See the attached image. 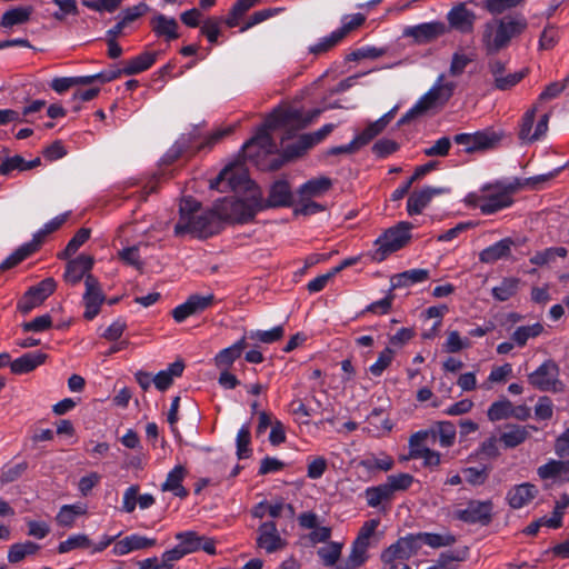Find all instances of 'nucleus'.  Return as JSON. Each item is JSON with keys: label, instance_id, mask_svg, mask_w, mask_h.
<instances>
[{"label": "nucleus", "instance_id": "1", "mask_svg": "<svg viewBox=\"0 0 569 569\" xmlns=\"http://www.w3.org/2000/svg\"><path fill=\"white\" fill-rule=\"evenodd\" d=\"M200 202L191 197L180 201L179 220L174 226L176 236L192 233L199 238H208L220 231L221 222L214 206L203 212H200Z\"/></svg>", "mask_w": 569, "mask_h": 569}, {"label": "nucleus", "instance_id": "2", "mask_svg": "<svg viewBox=\"0 0 569 569\" xmlns=\"http://www.w3.org/2000/svg\"><path fill=\"white\" fill-rule=\"evenodd\" d=\"M214 208L220 222L247 223L263 209L262 193L254 189L246 199L223 198L214 202Z\"/></svg>", "mask_w": 569, "mask_h": 569}, {"label": "nucleus", "instance_id": "3", "mask_svg": "<svg viewBox=\"0 0 569 569\" xmlns=\"http://www.w3.org/2000/svg\"><path fill=\"white\" fill-rule=\"evenodd\" d=\"M517 189L516 184L489 183L479 191L469 193L467 201L483 214H492L512 204V194Z\"/></svg>", "mask_w": 569, "mask_h": 569}, {"label": "nucleus", "instance_id": "4", "mask_svg": "<svg viewBox=\"0 0 569 569\" xmlns=\"http://www.w3.org/2000/svg\"><path fill=\"white\" fill-rule=\"evenodd\" d=\"M456 87V82L446 81L445 74H440L433 86L402 116L399 124H405L412 118L422 116L430 110L442 108L453 96Z\"/></svg>", "mask_w": 569, "mask_h": 569}, {"label": "nucleus", "instance_id": "5", "mask_svg": "<svg viewBox=\"0 0 569 569\" xmlns=\"http://www.w3.org/2000/svg\"><path fill=\"white\" fill-rule=\"evenodd\" d=\"M411 229L412 224L407 221H401L397 226L389 228L375 241L377 249L372 258L380 262L389 254L403 248L411 238Z\"/></svg>", "mask_w": 569, "mask_h": 569}, {"label": "nucleus", "instance_id": "6", "mask_svg": "<svg viewBox=\"0 0 569 569\" xmlns=\"http://www.w3.org/2000/svg\"><path fill=\"white\" fill-rule=\"evenodd\" d=\"M501 140V134L491 129L473 133H458L453 137L457 144L463 146L467 153L493 149Z\"/></svg>", "mask_w": 569, "mask_h": 569}, {"label": "nucleus", "instance_id": "7", "mask_svg": "<svg viewBox=\"0 0 569 569\" xmlns=\"http://www.w3.org/2000/svg\"><path fill=\"white\" fill-rule=\"evenodd\" d=\"M529 383L541 391L558 392L563 389L559 380V367L552 360L545 361L528 376Z\"/></svg>", "mask_w": 569, "mask_h": 569}, {"label": "nucleus", "instance_id": "8", "mask_svg": "<svg viewBox=\"0 0 569 569\" xmlns=\"http://www.w3.org/2000/svg\"><path fill=\"white\" fill-rule=\"evenodd\" d=\"M222 183H226L227 187L231 190H237L239 188H246L251 193L252 190L258 189L257 187L251 188L253 182L249 179L246 169L240 166H230L226 167L217 178L210 181V188L217 189L221 192L226 191V188H220Z\"/></svg>", "mask_w": 569, "mask_h": 569}, {"label": "nucleus", "instance_id": "9", "mask_svg": "<svg viewBox=\"0 0 569 569\" xmlns=\"http://www.w3.org/2000/svg\"><path fill=\"white\" fill-rule=\"evenodd\" d=\"M421 548L419 542V537L413 533L407 535L398 539L395 543L389 546L382 553L381 560L382 562H392V561H406L410 559L412 556L417 555L419 549Z\"/></svg>", "mask_w": 569, "mask_h": 569}, {"label": "nucleus", "instance_id": "10", "mask_svg": "<svg viewBox=\"0 0 569 569\" xmlns=\"http://www.w3.org/2000/svg\"><path fill=\"white\" fill-rule=\"evenodd\" d=\"M57 283L53 278H46L38 284L29 288L21 300L18 309L22 313H29L33 308L40 306L56 290Z\"/></svg>", "mask_w": 569, "mask_h": 569}, {"label": "nucleus", "instance_id": "11", "mask_svg": "<svg viewBox=\"0 0 569 569\" xmlns=\"http://www.w3.org/2000/svg\"><path fill=\"white\" fill-rule=\"evenodd\" d=\"M453 516L463 522L486 526L491 521L492 503L490 501H470L465 509H457Z\"/></svg>", "mask_w": 569, "mask_h": 569}, {"label": "nucleus", "instance_id": "12", "mask_svg": "<svg viewBox=\"0 0 569 569\" xmlns=\"http://www.w3.org/2000/svg\"><path fill=\"white\" fill-rule=\"evenodd\" d=\"M86 292L83 295V302L86 310L83 317L87 320H92L100 311V307L104 301V295L101 290L98 279L92 276H86Z\"/></svg>", "mask_w": 569, "mask_h": 569}, {"label": "nucleus", "instance_id": "13", "mask_svg": "<svg viewBox=\"0 0 569 569\" xmlns=\"http://www.w3.org/2000/svg\"><path fill=\"white\" fill-rule=\"evenodd\" d=\"M243 148L247 157L257 162L261 156H270L277 151V146L266 127L259 129L256 136L244 143Z\"/></svg>", "mask_w": 569, "mask_h": 569}, {"label": "nucleus", "instance_id": "14", "mask_svg": "<svg viewBox=\"0 0 569 569\" xmlns=\"http://www.w3.org/2000/svg\"><path fill=\"white\" fill-rule=\"evenodd\" d=\"M213 301V295H192L187 299L186 302L177 306L172 310V317L177 322H182L187 318L198 315L208 309L210 306H212Z\"/></svg>", "mask_w": 569, "mask_h": 569}, {"label": "nucleus", "instance_id": "15", "mask_svg": "<svg viewBox=\"0 0 569 569\" xmlns=\"http://www.w3.org/2000/svg\"><path fill=\"white\" fill-rule=\"evenodd\" d=\"M180 548L186 555L203 550L209 555H216V542L206 536H200L196 531H184L176 535Z\"/></svg>", "mask_w": 569, "mask_h": 569}, {"label": "nucleus", "instance_id": "16", "mask_svg": "<svg viewBox=\"0 0 569 569\" xmlns=\"http://www.w3.org/2000/svg\"><path fill=\"white\" fill-rule=\"evenodd\" d=\"M287 542L283 540L273 521H266L258 528L257 546L264 549L268 553L276 552L286 547Z\"/></svg>", "mask_w": 569, "mask_h": 569}, {"label": "nucleus", "instance_id": "17", "mask_svg": "<svg viewBox=\"0 0 569 569\" xmlns=\"http://www.w3.org/2000/svg\"><path fill=\"white\" fill-rule=\"evenodd\" d=\"M447 32V27L443 22L432 21L410 27L405 30V36L411 37L417 43H428Z\"/></svg>", "mask_w": 569, "mask_h": 569}, {"label": "nucleus", "instance_id": "18", "mask_svg": "<svg viewBox=\"0 0 569 569\" xmlns=\"http://www.w3.org/2000/svg\"><path fill=\"white\" fill-rule=\"evenodd\" d=\"M446 188L425 187L413 191L407 200V212L409 216L420 214L436 196L446 193Z\"/></svg>", "mask_w": 569, "mask_h": 569}, {"label": "nucleus", "instance_id": "19", "mask_svg": "<svg viewBox=\"0 0 569 569\" xmlns=\"http://www.w3.org/2000/svg\"><path fill=\"white\" fill-rule=\"evenodd\" d=\"M489 71L493 77L495 87L499 90H508L515 87L527 73L526 71H518L506 74L505 63L499 60L489 62Z\"/></svg>", "mask_w": 569, "mask_h": 569}, {"label": "nucleus", "instance_id": "20", "mask_svg": "<svg viewBox=\"0 0 569 569\" xmlns=\"http://www.w3.org/2000/svg\"><path fill=\"white\" fill-rule=\"evenodd\" d=\"M93 266V258L88 254H80L73 260H70L67 263L66 272L63 278L66 282L71 286H74L81 281V279H86L89 271Z\"/></svg>", "mask_w": 569, "mask_h": 569}, {"label": "nucleus", "instance_id": "21", "mask_svg": "<svg viewBox=\"0 0 569 569\" xmlns=\"http://www.w3.org/2000/svg\"><path fill=\"white\" fill-rule=\"evenodd\" d=\"M447 19L451 28L468 33L473 29L476 14L465 3H459L448 12Z\"/></svg>", "mask_w": 569, "mask_h": 569}, {"label": "nucleus", "instance_id": "22", "mask_svg": "<svg viewBox=\"0 0 569 569\" xmlns=\"http://www.w3.org/2000/svg\"><path fill=\"white\" fill-rule=\"evenodd\" d=\"M482 41L489 53H496L507 46V37H503L501 19L485 24Z\"/></svg>", "mask_w": 569, "mask_h": 569}, {"label": "nucleus", "instance_id": "23", "mask_svg": "<svg viewBox=\"0 0 569 569\" xmlns=\"http://www.w3.org/2000/svg\"><path fill=\"white\" fill-rule=\"evenodd\" d=\"M157 540L140 535H130L113 545L112 552L116 556H124L136 550L152 548Z\"/></svg>", "mask_w": 569, "mask_h": 569}, {"label": "nucleus", "instance_id": "24", "mask_svg": "<svg viewBox=\"0 0 569 569\" xmlns=\"http://www.w3.org/2000/svg\"><path fill=\"white\" fill-rule=\"evenodd\" d=\"M538 492V488L535 485L523 482L509 489L507 492V501L511 508L520 509L530 503L537 497Z\"/></svg>", "mask_w": 569, "mask_h": 569}, {"label": "nucleus", "instance_id": "25", "mask_svg": "<svg viewBox=\"0 0 569 569\" xmlns=\"http://www.w3.org/2000/svg\"><path fill=\"white\" fill-rule=\"evenodd\" d=\"M537 475L542 480L556 479L569 482V459H550L547 463L537 469Z\"/></svg>", "mask_w": 569, "mask_h": 569}, {"label": "nucleus", "instance_id": "26", "mask_svg": "<svg viewBox=\"0 0 569 569\" xmlns=\"http://www.w3.org/2000/svg\"><path fill=\"white\" fill-rule=\"evenodd\" d=\"M247 347V336H243L237 342L216 355L213 359L214 366L220 370L229 369L233 362L240 358Z\"/></svg>", "mask_w": 569, "mask_h": 569}, {"label": "nucleus", "instance_id": "27", "mask_svg": "<svg viewBox=\"0 0 569 569\" xmlns=\"http://www.w3.org/2000/svg\"><path fill=\"white\" fill-rule=\"evenodd\" d=\"M530 430H537L533 426L508 425L500 435V442L505 448L511 449L520 446L530 437Z\"/></svg>", "mask_w": 569, "mask_h": 569}, {"label": "nucleus", "instance_id": "28", "mask_svg": "<svg viewBox=\"0 0 569 569\" xmlns=\"http://www.w3.org/2000/svg\"><path fill=\"white\" fill-rule=\"evenodd\" d=\"M513 244L515 242L511 238H503L483 249L479 253V260L482 263H495L500 259L508 258L511 253V247Z\"/></svg>", "mask_w": 569, "mask_h": 569}, {"label": "nucleus", "instance_id": "29", "mask_svg": "<svg viewBox=\"0 0 569 569\" xmlns=\"http://www.w3.org/2000/svg\"><path fill=\"white\" fill-rule=\"evenodd\" d=\"M152 31L158 37H163L166 40L171 41L179 38L178 22L174 18H169L164 14H157L151 20Z\"/></svg>", "mask_w": 569, "mask_h": 569}, {"label": "nucleus", "instance_id": "30", "mask_svg": "<svg viewBox=\"0 0 569 569\" xmlns=\"http://www.w3.org/2000/svg\"><path fill=\"white\" fill-rule=\"evenodd\" d=\"M290 203L291 190L289 183L286 180H278L271 186L267 203L263 204V208L287 207Z\"/></svg>", "mask_w": 569, "mask_h": 569}, {"label": "nucleus", "instance_id": "31", "mask_svg": "<svg viewBox=\"0 0 569 569\" xmlns=\"http://www.w3.org/2000/svg\"><path fill=\"white\" fill-rule=\"evenodd\" d=\"M186 469L182 466H176L167 476L166 481L161 485L162 491H170L179 498H186L188 490L182 486L186 477Z\"/></svg>", "mask_w": 569, "mask_h": 569}, {"label": "nucleus", "instance_id": "32", "mask_svg": "<svg viewBox=\"0 0 569 569\" xmlns=\"http://www.w3.org/2000/svg\"><path fill=\"white\" fill-rule=\"evenodd\" d=\"M47 356L42 352H28L10 363V369L16 375H22L34 370L42 365Z\"/></svg>", "mask_w": 569, "mask_h": 569}, {"label": "nucleus", "instance_id": "33", "mask_svg": "<svg viewBox=\"0 0 569 569\" xmlns=\"http://www.w3.org/2000/svg\"><path fill=\"white\" fill-rule=\"evenodd\" d=\"M157 59V52H142L139 56L127 60L122 68V71L127 76H132L148 70Z\"/></svg>", "mask_w": 569, "mask_h": 569}, {"label": "nucleus", "instance_id": "34", "mask_svg": "<svg viewBox=\"0 0 569 569\" xmlns=\"http://www.w3.org/2000/svg\"><path fill=\"white\" fill-rule=\"evenodd\" d=\"M184 363L182 360H177L171 363L166 370L159 371L153 377V383L160 391L167 390L173 381L174 377H180L183 372Z\"/></svg>", "mask_w": 569, "mask_h": 569}, {"label": "nucleus", "instance_id": "35", "mask_svg": "<svg viewBox=\"0 0 569 569\" xmlns=\"http://www.w3.org/2000/svg\"><path fill=\"white\" fill-rule=\"evenodd\" d=\"M429 278L427 269H410L391 277V288L409 287L411 284L423 282Z\"/></svg>", "mask_w": 569, "mask_h": 569}, {"label": "nucleus", "instance_id": "36", "mask_svg": "<svg viewBox=\"0 0 569 569\" xmlns=\"http://www.w3.org/2000/svg\"><path fill=\"white\" fill-rule=\"evenodd\" d=\"M306 116L298 109H289L280 114H273L268 121V128H276L278 126H295L297 129H302L300 127L302 120H305Z\"/></svg>", "mask_w": 569, "mask_h": 569}, {"label": "nucleus", "instance_id": "37", "mask_svg": "<svg viewBox=\"0 0 569 569\" xmlns=\"http://www.w3.org/2000/svg\"><path fill=\"white\" fill-rule=\"evenodd\" d=\"M367 552L368 547L353 541L349 556L337 565V569H358L367 561Z\"/></svg>", "mask_w": 569, "mask_h": 569}, {"label": "nucleus", "instance_id": "38", "mask_svg": "<svg viewBox=\"0 0 569 569\" xmlns=\"http://www.w3.org/2000/svg\"><path fill=\"white\" fill-rule=\"evenodd\" d=\"M332 186V182L327 177H319L305 182L300 189L299 194L302 199L319 197L327 192Z\"/></svg>", "mask_w": 569, "mask_h": 569}, {"label": "nucleus", "instance_id": "39", "mask_svg": "<svg viewBox=\"0 0 569 569\" xmlns=\"http://www.w3.org/2000/svg\"><path fill=\"white\" fill-rule=\"evenodd\" d=\"M32 12L33 8L30 6L10 9L2 14L0 26L12 28L13 26L23 24L29 21Z\"/></svg>", "mask_w": 569, "mask_h": 569}, {"label": "nucleus", "instance_id": "40", "mask_svg": "<svg viewBox=\"0 0 569 569\" xmlns=\"http://www.w3.org/2000/svg\"><path fill=\"white\" fill-rule=\"evenodd\" d=\"M369 432L373 436H382L392 430V423L382 409H373L368 416Z\"/></svg>", "mask_w": 569, "mask_h": 569}, {"label": "nucleus", "instance_id": "41", "mask_svg": "<svg viewBox=\"0 0 569 569\" xmlns=\"http://www.w3.org/2000/svg\"><path fill=\"white\" fill-rule=\"evenodd\" d=\"M395 461L392 457L387 453H380L379 457L375 455H367L363 459L359 461V466L365 468L367 471H389L392 469Z\"/></svg>", "mask_w": 569, "mask_h": 569}, {"label": "nucleus", "instance_id": "42", "mask_svg": "<svg viewBox=\"0 0 569 569\" xmlns=\"http://www.w3.org/2000/svg\"><path fill=\"white\" fill-rule=\"evenodd\" d=\"M40 550V546L32 541L18 542L10 546L8 551V561L18 563L26 557L36 555Z\"/></svg>", "mask_w": 569, "mask_h": 569}, {"label": "nucleus", "instance_id": "43", "mask_svg": "<svg viewBox=\"0 0 569 569\" xmlns=\"http://www.w3.org/2000/svg\"><path fill=\"white\" fill-rule=\"evenodd\" d=\"M417 536L419 537L420 546L426 543L435 549L450 547L457 541L456 537L448 531L442 533L420 532Z\"/></svg>", "mask_w": 569, "mask_h": 569}, {"label": "nucleus", "instance_id": "44", "mask_svg": "<svg viewBox=\"0 0 569 569\" xmlns=\"http://www.w3.org/2000/svg\"><path fill=\"white\" fill-rule=\"evenodd\" d=\"M501 26L503 29V37H507L508 44L513 37L526 30L527 20L522 16H507L501 18Z\"/></svg>", "mask_w": 569, "mask_h": 569}, {"label": "nucleus", "instance_id": "45", "mask_svg": "<svg viewBox=\"0 0 569 569\" xmlns=\"http://www.w3.org/2000/svg\"><path fill=\"white\" fill-rule=\"evenodd\" d=\"M37 249H38V243L34 241H31L29 243L21 246L19 249H17L12 254H10L7 259H4L0 263V270L4 271V270L16 267L21 261H23L27 257L32 254Z\"/></svg>", "mask_w": 569, "mask_h": 569}, {"label": "nucleus", "instance_id": "46", "mask_svg": "<svg viewBox=\"0 0 569 569\" xmlns=\"http://www.w3.org/2000/svg\"><path fill=\"white\" fill-rule=\"evenodd\" d=\"M520 280L518 278H503L499 286L492 288V296L498 301H507L512 298L519 289Z\"/></svg>", "mask_w": 569, "mask_h": 569}, {"label": "nucleus", "instance_id": "47", "mask_svg": "<svg viewBox=\"0 0 569 569\" xmlns=\"http://www.w3.org/2000/svg\"><path fill=\"white\" fill-rule=\"evenodd\" d=\"M259 2L260 0H238L230 9L228 17L224 19V23L229 28L238 26L246 12Z\"/></svg>", "mask_w": 569, "mask_h": 569}, {"label": "nucleus", "instance_id": "48", "mask_svg": "<svg viewBox=\"0 0 569 569\" xmlns=\"http://www.w3.org/2000/svg\"><path fill=\"white\" fill-rule=\"evenodd\" d=\"M317 142L310 133L299 136L298 140L292 144L284 146V153L287 159H293L303 154L308 149L316 146Z\"/></svg>", "mask_w": 569, "mask_h": 569}, {"label": "nucleus", "instance_id": "49", "mask_svg": "<svg viewBox=\"0 0 569 569\" xmlns=\"http://www.w3.org/2000/svg\"><path fill=\"white\" fill-rule=\"evenodd\" d=\"M86 508L80 505H64L57 515V522L62 527H72L78 516L86 513Z\"/></svg>", "mask_w": 569, "mask_h": 569}, {"label": "nucleus", "instance_id": "50", "mask_svg": "<svg viewBox=\"0 0 569 569\" xmlns=\"http://www.w3.org/2000/svg\"><path fill=\"white\" fill-rule=\"evenodd\" d=\"M433 436L439 437V443L443 448L451 447L456 439V427L450 421H439L436 429L431 430Z\"/></svg>", "mask_w": 569, "mask_h": 569}, {"label": "nucleus", "instance_id": "51", "mask_svg": "<svg viewBox=\"0 0 569 569\" xmlns=\"http://www.w3.org/2000/svg\"><path fill=\"white\" fill-rule=\"evenodd\" d=\"M365 497L368 506L372 508L378 507L383 501L392 499L390 489L385 483L367 488L365 491Z\"/></svg>", "mask_w": 569, "mask_h": 569}, {"label": "nucleus", "instance_id": "52", "mask_svg": "<svg viewBox=\"0 0 569 569\" xmlns=\"http://www.w3.org/2000/svg\"><path fill=\"white\" fill-rule=\"evenodd\" d=\"M537 106H532L529 110H527L521 119V123L519 126V139L526 143L535 142L536 139L532 138V127L536 119Z\"/></svg>", "mask_w": 569, "mask_h": 569}, {"label": "nucleus", "instance_id": "53", "mask_svg": "<svg viewBox=\"0 0 569 569\" xmlns=\"http://www.w3.org/2000/svg\"><path fill=\"white\" fill-rule=\"evenodd\" d=\"M542 331H543V326L541 323L537 322L531 326L518 327L513 331L511 338L519 347H523L530 338H536V337L540 336L542 333Z\"/></svg>", "mask_w": 569, "mask_h": 569}, {"label": "nucleus", "instance_id": "54", "mask_svg": "<svg viewBox=\"0 0 569 569\" xmlns=\"http://www.w3.org/2000/svg\"><path fill=\"white\" fill-rule=\"evenodd\" d=\"M567 249L565 247H551L542 251L536 252L531 258L530 262L536 266H546L552 262L557 257L565 258L567 256Z\"/></svg>", "mask_w": 569, "mask_h": 569}, {"label": "nucleus", "instance_id": "55", "mask_svg": "<svg viewBox=\"0 0 569 569\" xmlns=\"http://www.w3.org/2000/svg\"><path fill=\"white\" fill-rule=\"evenodd\" d=\"M341 543L329 542L323 547L319 548L317 553L326 567H337L338 560L341 555Z\"/></svg>", "mask_w": 569, "mask_h": 569}, {"label": "nucleus", "instance_id": "56", "mask_svg": "<svg viewBox=\"0 0 569 569\" xmlns=\"http://www.w3.org/2000/svg\"><path fill=\"white\" fill-rule=\"evenodd\" d=\"M92 546L87 535L78 533L70 536L67 540L61 541L58 546L59 553H66L74 549H86Z\"/></svg>", "mask_w": 569, "mask_h": 569}, {"label": "nucleus", "instance_id": "57", "mask_svg": "<svg viewBox=\"0 0 569 569\" xmlns=\"http://www.w3.org/2000/svg\"><path fill=\"white\" fill-rule=\"evenodd\" d=\"M471 347V341L468 338L460 336L459 331H448V337L443 343V350L449 353H456L463 349Z\"/></svg>", "mask_w": 569, "mask_h": 569}, {"label": "nucleus", "instance_id": "58", "mask_svg": "<svg viewBox=\"0 0 569 569\" xmlns=\"http://www.w3.org/2000/svg\"><path fill=\"white\" fill-rule=\"evenodd\" d=\"M284 335V329L282 326L273 327L270 330H256L251 331L248 335V338L251 340H257L262 343H273L280 340Z\"/></svg>", "mask_w": 569, "mask_h": 569}, {"label": "nucleus", "instance_id": "59", "mask_svg": "<svg viewBox=\"0 0 569 569\" xmlns=\"http://www.w3.org/2000/svg\"><path fill=\"white\" fill-rule=\"evenodd\" d=\"M512 403L505 399L493 402L488 409V418L490 421H499L511 417Z\"/></svg>", "mask_w": 569, "mask_h": 569}, {"label": "nucleus", "instance_id": "60", "mask_svg": "<svg viewBox=\"0 0 569 569\" xmlns=\"http://www.w3.org/2000/svg\"><path fill=\"white\" fill-rule=\"evenodd\" d=\"M413 482V477L409 473L391 475L387 478L385 485L390 489L393 496L397 491L407 490Z\"/></svg>", "mask_w": 569, "mask_h": 569}, {"label": "nucleus", "instance_id": "61", "mask_svg": "<svg viewBox=\"0 0 569 569\" xmlns=\"http://www.w3.org/2000/svg\"><path fill=\"white\" fill-rule=\"evenodd\" d=\"M569 507V497L563 496L561 501H558L553 508L552 516L547 518L543 517V525L549 528H560L562 526V516L565 509Z\"/></svg>", "mask_w": 569, "mask_h": 569}, {"label": "nucleus", "instance_id": "62", "mask_svg": "<svg viewBox=\"0 0 569 569\" xmlns=\"http://www.w3.org/2000/svg\"><path fill=\"white\" fill-rule=\"evenodd\" d=\"M251 435L248 425L242 426L237 433V456L239 459H246L250 456Z\"/></svg>", "mask_w": 569, "mask_h": 569}, {"label": "nucleus", "instance_id": "63", "mask_svg": "<svg viewBox=\"0 0 569 569\" xmlns=\"http://www.w3.org/2000/svg\"><path fill=\"white\" fill-rule=\"evenodd\" d=\"M386 127L383 126L382 120H376L371 123H369L362 132L356 136L358 142L361 147L367 146L373 138H376L378 134H380Z\"/></svg>", "mask_w": 569, "mask_h": 569}, {"label": "nucleus", "instance_id": "64", "mask_svg": "<svg viewBox=\"0 0 569 569\" xmlns=\"http://www.w3.org/2000/svg\"><path fill=\"white\" fill-rule=\"evenodd\" d=\"M342 40L340 33L337 30L332 31L329 36L323 37L316 44L309 48V51L313 54H320L329 51Z\"/></svg>", "mask_w": 569, "mask_h": 569}]
</instances>
